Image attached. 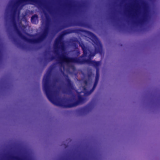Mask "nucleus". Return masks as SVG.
<instances>
[{
    "instance_id": "2",
    "label": "nucleus",
    "mask_w": 160,
    "mask_h": 160,
    "mask_svg": "<svg viewBox=\"0 0 160 160\" xmlns=\"http://www.w3.org/2000/svg\"><path fill=\"white\" fill-rule=\"evenodd\" d=\"M29 2H35V0H11L6 9L5 14L6 18L9 17L12 24L19 36L25 41L30 43L39 42L46 36L48 32L49 23L47 21L43 24L44 30L41 33L35 36L24 33L25 26L22 25L19 20L20 11L22 7Z\"/></svg>"
},
{
    "instance_id": "4",
    "label": "nucleus",
    "mask_w": 160,
    "mask_h": 160,
    "mask_svg": "<svg viewBox=\"0 0 160 160\" xmlns=\"http://www.w3.org/2000/svg\"><path fill=\"white\" fill-rule=\"evenodd\" d=\"M129 17L140 23L146 22L148 18L150 8L148 4L142 0H135L127 6Z\"/></svg>"
},
{
    "instance_id": "1",
    "label": "nucleus",
    "mask_w": 160,
    "mask_h": 160,
    "mask_svg": "<svg viewBox=\"0 0 160 160\" xmlns=\"http://www.w3.org/2000/svg\"><path fill=\"white\" fill-rule=\"evenodd\" d=\"M88 35L90 39L93 42L95 45L93 49L91 48L85 47L83 43L79 42V44L81 47L83 52V55L79 58H68L65 52V47L62 41L63 35L58 37L56 40L54 45L53 54L50 57V60L55 59L57 61L60 66V69L64 74V72L72 73L75 70L74 63H76L79 64L87 63L93 65L96 69V75L95 81L92 88L89 91L91 85L92 73L89 72L88 73V79L82 80L80 81L82 86L80 87L81 90L78 93L83 92L86 95H90L94 91L98 81L99 78V67L101 65L100 61L95 62L92 61L91 58L94 57L96 53H99L102 55L103 51L102 46L97 37L92 33L89 32Z\"/></svg>"
},
{
    "instance_id": "3",
    "label": "nucleus",
    "mask_w": 160,
    "mask_h": 160,
    "mask_svg": "<svg viewBox=\"0 0 160 160\" xmlns=\"http://www.w3.org/2000/svg\"><path fill=\"white\" fill-rule=\"evenodd\" d=\"M44 90L49 100L52 103L57 105L65 108H71L77 106L82 102V97L79 95L77 100L74 97L73 98V102H70L64 99L60 101L59 99V92L61 90L63 93L69 94L74 89L73 83L68 77L61 87L57 86V83L53 82L51 84L49 81L48 74L46 75L43 79Z\"/></svg>"
},
{
    "instance_id": "5",
    "label": "nucleus",
    "mask_w": 160,
    "mask_h": 160,
    "mask_svg": "<svg viewBox=\"0 0 160 160\" xmlns=\"http://www.w3.org/2000/svg\"><path fill=\"white\" fill-rule=\"evenodd\" d=\"M37 17L38 16L37 15H34L32 17L31 20L32 23H36V21L37 20Z\"/></svg>"
}]
</instances>
